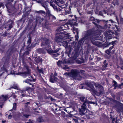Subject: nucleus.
<instances>
[{
	"label": "nucleus",
	"instance_id": "f257e3e1",
	"mask_svg": "<svg viewBox=\"0 0 123 123\" xmlns=\"http://www.w3.org/2000/svg\"><path fill=\"white\" fill-rule=\"evenodd\" d=\"M88 85L90 88L88 89L93 95L95 94L98 96H99L103 91V87L97 83L88 82Z\"/></svg>",
	"mask_w": 123,
	"mask_h": 123
},
{
	"label": "nucleus",
	"instance_id": "f03ea898",
	"mask_svg": "<svg viewBox=\"0 0 123 123\" xmlns=\"http://www.w3.org/2000/svg\"><path fill=\"white\" fill-rule=\"evenodd\" d=\"M68 35L67 34H56L55 35V42L60 45H62L64 46L67 47L68 42L71 40L70 39H67Z\"/></svg>",
	"mask_w": 123,
	"mask_h": 123
},
{
	"label": "nucleus",
	"instance_id": "7ed1b4c3",
	"mask_svg": "<svg viewBox=\"0 0 123 123\" xmlns=\"http://www.w3.org/2000/svg\"><path fill=\"white\" fill-rule=\"evenodd\" d=\"M100 33L96 31H92L91 30L85 31L83 34L84 37L81 39V41L83 40L84 41L86 40L88 41H91L92 42L93 41L98 39L95 36L99 35Z\"/></svg>",
	"mask_w": 123,
	"mask_h": 123
},
{
	"label": "nucleus",
	"instance_id": "20e7f679",
	"mask_svg": "<svg viewBox=\"0 0 123 123\" xmlns=\"http://www.w3.org/2000/svg\"><path fill=\"white\" fill-rule=\"evenodd\" d=\"M64 74L66 76H69L75 80H80L81 79V77L80 75V74L78 70L76 69H72L70 73H65Z\"/></svg>",
	"mask_w": 123,
	"mask_h": 123
},
{
	"label": "nucleus",
	"instance_id": "39448f33",
	"mask_svg": "<svg viewBox=\"0 0 123 123\" xmlns=\"http://www.w3.org/2000/svg\"><path fill=\"white\" fill-rule=\"evenodd\" d=\"M88 103L87 101H86L83 103V105L81 106V108L79 110L80 113L81 115H84L86 112V104Z\"/></svg>",
	"mask_w": 123,
	"mask_h": 123
},
{
	"label": "nucleus",
	"instance_id": "423d86ee",
	"mask_svg": "<svg viewBox=\"0 0 123 123\" xmlns=\"http://www.w3.org/2000/svg\"><path fill=\"white\" fill-rule=\"evenodd\" d=\"M8 95H3L1 97H0V107L2 108V106L4 105V102L8 98Z\"/></svg>",
	"mask_w": 123,
	"mask_h": 123
},
{
	"label": "nucleus",
	"instance_id": "0eeeda50",
	"mask_svg": "<svg viewBox=\"0 0 123 123\" xmlns=\"http://www.w3.org/2000/svg\"><path fill=\"white\" fill-rule=\"evenodd\" d=\"M41 4L42 6L43 7L46 9V11L49 17V18L51 17L53 18H54L55 17L53 15H52L50 13V11L49 10L47 6L48 4L46 3V2H44Z\"/></svg>",
	"mask_w": 123,
	"mask_h": 123
},
{
	"label": "nucleus",
	"instance_id": "6e6552de",
	"mask_svg": "<svg viewBox=\"0 0 123 123\" xmlns=\"http://www.w3.org/2000/svg\"><path fill=\"white\" fill-rule=\"evenodd\" d=\"M41 46L44 45L46 46V48L50 49V42L49 40L45 38L42 40Z\"/></svg>",
	"mask_w": 123,
	"mask_h": 123
},
{
	"label": "nucleus",
	"instance_id": "1a4fd4ad",
	"mask_svg": "<svg viewBox=\"0 0 123 123\" xmlns=\"http://www.w3.org/2000/svg\"><path fill=\"white\" fill-rule=\"evenodd\" d=\"M113 34L112 31H111V30H109L105 31V35L106 38L108 39H111L112 38L111 37L112 35Z\"/></svg>",
	"mask_w": 123,
	"mask_h": 123
},
{
	"label": "nucleus",
	"instance_id": "9d476101",
	"mask_svg": "<svg viewBox=\"0 0 123 123\" xmlns=\"http://www.w3.org/2000/svg\"><path fill=\"white\" fill-rule=\"evenodd\" d=\"M13 0H6V8L8 9H10L12 7V3L11 2L13 1Z\"/></svg>",
	"mask_w": 123,
	"mask_h": 123
},
{
	"label": "nucleus",
	"instance_id": "9b49d317",
	"mask_svg": "<svg viewBox=\"0 0 123 123\" xmlns=\"http://www.w3.org/2000/svg\"><path fill=\"white\" fill-rule=\"evenodd\" d=\"M103 21L105 22L106 23V24L105 25V28H110V27L111 26V25L110 24H108L109 23L108 22L111 21V23H114L113 21L111 20H103Z\"/></svg>",
	"mask_w": 123,
	"mask_h": 123
},
{
	"label": "nucleus",
	"instance_id": "f8f14e48",
	"mask_svg": "<svg viewBox=\"0 0 123 123\" xmlns=\"http://www.w3.org/2000/svg\"><path fill=\"white\" fill-rule=\"evenodd\" d=\"M73 108L72 107L67 108L66 109H64V111L67 112V113L71 114V113L73 112L74 111Z\"/></svg>",
	"mask_w": 123,
	"mask_h": 123
},
{
	"label": "nucleus",
	"instance_id": "ddd939ff",
	"mask_svg": "<svg viewBox=\"0 0 123 123\" xmlns=\"http://www.w3.org/2000/svg\"><path fill=\"white\" fill-rule=\"evenodd\" d=\"M57 78L54 76H51L50 78V81L52 83L54 82L57 80Z\"/></svg>",
	"mask_w": 123,
	"mask_h": 123
},
{
	"label": "nucleus",
	"instance_id": "4468645a",
	"mask_svg": "<svg viewBox=\"0 0 123 123\" xmlns=\"http://www.w3.org/2000/svg\"><path fill=\"white\" fill-rule=\"evenodd\" d=\"M21 74L22 76L25 77L26 76L29 75L30 74V72L29 71H28L26 72L22 73Z\"/></svg>",
	"mask_w": 123,
	"mask_h": 123
},
{
	"label": "nucleus",
	"instance_id": "2eb2a0df",
	"mask_svg": "<svg viewBox=\"0 0 123 123\" xmlns=\"http://www.w3.org/2000/svg\"><path fill=\"white\" fill-rule=\"evenodd\" d=\"M96 22L97 23H98L99 22V21L98 20V22H97L96 20L95 21L94 20H93V21L92 22L96 26V27H97L98 28H101L102 27H101L99 25H98L96 23Z\"/></svg>",
	"mask_w": 123,
	"mask_h": 123
},
{
	"label": "nucleus",
	"instance_id": "dca6fc26",
	"mask_svg": "<svg viewBox=\"0 0 123 123\" xmlns=\"http://www.w3.org/2000/svg\"><path fill=\"white\" fill-rule=\"evenodd\" d=\"M113 86H114V89H116L118 86V85L117 84V82L113 80Z\"/></svg>",
	"mask_w": 123,
	"mask_h": 123
},
{
	"label": "nucleus",
	"instance_id": "f3484780",
	"mask_svg": "<svg viewBox=\"0 0 123 123\" xmlns=\"http://www.w3.org/2000/svg\"><path fill=\"white\" fill-rule=\"evenodd\" d=\"M70 25L71 26H76L77 25V24L75 22V20L73 22H70Z\"/></svg>",
	"mask_w": 123,
	"mask_h": 123
},
{
	"label": "nucleus",
	"instance_id": "a211bd4d",
	"mask_svg": "<svg viewBox=\"0 0 123 123\" xmlns=\"http://www.w3.org/2000/svg\"><path fill=\"white\" fill-rule=\"evenodd\" d=\"M80 100L81 101L84 102V103L86 101H87L88 102L87 104L88 103V101L86 100V99H85V98L84 97H81L80 98Z\"/></svg>",
	"mask_w": 123,
	"mask_h": 123
},
{
	"label": "nucleus",
	"instance_id": "6ab92c4d",
	"mask_svg": "<svg viewBox=\"0 0 123 123\" xmlns=\"http://www.w3.org/2000/svg\"><path fill=\"white\" fill-rule=\"evenodd\" d=\"M37 70L39 72V73H43V70L42 68L39 69L38 67H37Z\"/></svg>",
	"mask_w": 123,
	"mask_h": 123
},
{
	"label": "nucleus",
	"instance_id": "aec40b11",
	"mask_svg": "<svg viewBox=\"0 0 123 123\" xmlns=\"http://www.w3.org/2000/svg\"><path fill=\"white\" fill-rule=\"evenodd\" d=\"M63 63L62 61H59L57 63V64L58 66H60Z\"/></svg>",
	"mask_w": 123,
	"mask_h": 123
},
{
	"label": "nucleus",
	"instance_id": "412c9836",
	"mask_svg": "<svg viewBox=\"0 0 123 123\" xmlns=\"http://www.w3.org/2000/svg\"><path fill=\"white\" fill-rule=\"evenodd\" d=\"M32 80L29 79H27L25 81H24V82H25L26 83H29Z\"/></svg>",
	"mask_w": 123,
	"mask_h": 123
},
{
	"label": "nucleus",
	"instance_id": "4be33fe9",
	"mask_svg": "<svg viewBox=\"0 0 123 123\" xmlns=\"http://www.w3.org/2000/svg\"><path fill=\"white\" fill-rule=\"evenodd\" d=\"M13 88H14L15 89H17V90L18 89V86L17 85H14L13 86H12V87Z\"/></svg>",
	"mask_w": 123,
	"mask_h": 123
},
{
	"label": "nucleus",
	"instance_id": "5701e85b",
	"mask_svg": "<svg viewBox=\"0 0 123 123\" xmlns=\"http://www.w3.org/2000/svg\"><path fill=\"white\" fill-rule=\"evenodd\" d=\"M38 120L40 122H42L44 121V120L42 117H39L38 119Z\"/></svg>",
	"mask_w": 123,
	"mask_h": 123
},
{
	"label": "nucleus",
	"instance_id": "b1692460",
	"mask_svg": "<svg viewBox=\"0 0 123 123\" xmlns=\"http://www.w3.org/2000/svg\"><path fill=\"white\" fill-rule=\"evenodd\" d=\"M90 20L91 21H93L94 20L95 21H96L97 22H98V20L96 19H95L94 18L92 17H91L90 18Z\"/></svg>",
	"mask_w": 123,
	"mask_h": 123
},
{
	"label": "nucleus",
	"instance_id": "393cba45",
	"mask_svg": "<svg viewBox=\"0 0 123 123\" xmlns=\"http://www.w3.org/2000/svg\"><path fill=\"white\" fill-rule=\"evenodd\" d=\"M16 107V103H14L13 104V109L15 110Z\"/></svg>",
	"mask_w": 123,
	"mask_h": 123
},
{
	"label": "nucleus",
	"instance_id": "a878e982",
	"mask_svg": "<svg viewBox=\"0 0 123 123\" xmlns=\"http://www.w3.org/2000/svg\"><path fill=\"white\" fill-rule=\"evenodd\" d=\"M46 50H47L48 53L51 54L53 53V51H52L51 50H49L47 49H46Z\"/></svg>",
	"mask_w": 123,
	"mask_h": 123
},
{
	"label": "nucleus",
	"instance_id": "bb28decb",
	"mask_svg": "<svg viewBox=\"0 0 123 123\" xmlns=\"http://www.w3.org/2000/svg\"><path fill=\"white\" fill-rule=\"evenodd\" d=\"M92 43L94 44L97 45H98L99 44V42L98 41H95L94 42H92Z\"/></svg>",
	"mask_w": 123,
	"mask_h": 123
},
{
	"label": "nucleus",
	"instance_id": "cd10ccee",
	"mask_svg": "<svg viewBox=\"0 0 123 123\" xmlns=\"http://www.w3.org/2000/svg\"><path fill=\"white\" fill-rule=\"evenodd\" d=\"M123 85V83L122 82L121 84H120L118 86V88L121 89V86Z\"/></svg>",
	"mask_w": 123,
	"mask_h": 123
},
{
	"label": "nucleus",
	"instance_id": "c85d7f7f",
	"mask_svg": "<svg viewBox=\"0 0 123 123\" xmlns=\"http://www.w3.org/2000/svg\"><path fill=\"white\" fill-rule=\"evenodd\" d=\"M69 68L68 67L67 65H65V67L63 68V69L65 70L69 69Z\"/></svg>",
	"mask_w": 123,
	"mask_h": 123
},
{
	"label": "nucleus",
	"instance_id": "c756f323",
	"mask_svg": "<svg viewBox=\"0 0 123 123\" xmlns=\"http://www.w3.org/2000/svg\"><path fill=\"white\" fill-rule=\"evenodd\" d=\"M43 1H44V0H39L37 2L38 3H41L42 4L43 2Z\"/></svg>",
	"mask_w": 123,
	"mask_h": 123
},
{
	"label": "nucleus",
	"instance_id": "7c9ffc66",
	"mask_svg": "<svg viewBox=\"0 0 123 123\" xmlns=\"http://www.w3.org/2000/svg\"><path fill=\"white\" fill-rule=\"evenodd\" d=\"M1 70L3 71V72H4L6 71V68L4 67L1 68Z\"/></svg>",
	"mask_w": 123,
	"mask_h": 123
},
{
	"label": "nucleus",
	"instance_id": "2f4dec72",
	"mask_svg": "<svg viewBox=\"0 0 123 123\" xmlns=\"http://www.w3.org/2000/svg\"><path fill=\"white\" fill-rule=\"evenodd\" d=\"M59 48H57L55 50H54L53 51V53H56L57 52L59 51Z\"/></svg>",
	"mask_w": 123,
	"mask_h": 123
},
{
	"label": "nucleus",
	"instance_id": "473e14b6",
	"mask_svg": "<svg viewBox=\"0 0 123 123\" xmlns=\"http://www.w3.org/2000/svg\"><path fill=\"white\" fill-rule=\"evenodd\" d=\"M37 12L38 13H45V12L44 11H42V10H40V11H38Z\"/></svg>",
	"mask_w": 123,
	"mask_h": 123
},
{
	"label": "nucleus",
	"instance_id": "72a5a7b5",
	"mask_svg": "<svg viewBox=\"0 0 123 123\" xmlns=\"http://www.w3.org/2000/svg\"><path fill=\"white\" fill-rule=\"evenodd\" d=\"M110 51L109 49H108L105 52L106 53L109 54L110 52Z\"/></svg>",
	"mask_w": 123,
	"mask_h": 123
},
{
	"label": "nucleus",
	"instance_id": "f704fd0d",
	"mask_svg": "<svg viewBox=\"0 0 123 123\" xmlns=\"http://www.w3.org/2000/svg\"><path fill=\"white\" fill-rule=\"evenodd\" d=\"M88 103L93 104H96V105H97V103L96 102L94 103V102H88Z\"/></svg>",
	"mask_w": 123,
	"mask_h": 123
},
{
	"label": "nucleus",
	"instance_id": "c9c22d12",
	"mask_svg": "<svg viewBox=\"0 0 123 123\" xmlns=\"http://www.w3.org/2000/svg\"><path fill=\"white\" fill-rule=\"evenodd\" d=\"M75 30L76 31L77 35H78L79 34V31L77 29H76Z\"/></svg>",
	"mask_w": 123,
	"mask_h": 123
},
{
	"label": "nucleus",
	"instance_id": "e433bc0d",
	"mask_svg": "<svg viewBox=\"0 0 123 123\" xmlns=\"http://www.w3.org/2000/svg\"><path fill=\"white\" fill-rule=\"evenodd\" d=\"M115 77L117 79L119 80V77L117 75H115Z\"/></svg>",
	"mask_w": 123,
	"mask_h": 123
},
{
	"label": "nucleus",
	"instance_id": "4c0bfd02",
	"mask_svg": "<svg viewBox=\"0 0 123 123\" xmlns=\"http://www.w3.org/2000/svg\"><path fill=\"white\" fill-rule=\"evenodd\" d=\"M12 96H13L14 98H16V96L14 95V94L12 93Z\"/></svg>",
	"mask_w": 123,
	"mask_h": 123
},
{
	"label": "nucleus",
	"instance_id": "58836bf2",
	"mask_svg": "<svg viewBox=\"0 0 123 123\" xmlns=\"http://www.w3.org/2000/svg\"><path fill=\"white\" fill-rule=\"evenodd\" d=\"M39 51L41 52L44 53V52L42 51V49H39Z\"/></svg>",
	"mask_w": 123,
	"mask_h": 123
},
{
	"label": "nucleus",
	"instance_id": "ea45409f",
	"mask_svg": "<svg viewBox=\"0 0 123 123\" xmlns=\"http://www.w3.org/2000/svg\"><path fill=\"white\" fill-rule=\"evenodd\" d=\"M9 115L8 117V118L10 119L11 118L12 116H11V115H10V113H9Z\"/></svg>",
	"mask_w": 123,
	"mask_h": 123
},
{
	"label": "nucleus",
	"instance_id": "a19ab883",
	"mask_svg": "<svg viewBox=\"0 0 123 123\" xmlns=\"http://www.w3.org/2000/svg\"><path fill=\"white\" fill-rule=\"evenodd\" d=\"M50 5L52 7L55 6V5L53 4L52 2L50 3Z\"/></svg>",
	"mask_w": 123,
	"mask_h": 123
},
{
	"label": "nucleus",
	"instance_id": "79ce46f5",
	"mask_svg": "<svg viewBox=\"0 0 123 123\" xmlns=\"http://www.w3.org/2000/svg\"><path fill=\"white\" fill-rule=\"evenodd\" d=\"M114 48V46L113 45L112 46H111V47H110L109 48V50H110V51H111L112 49L113 48Z\"/></svg>",
	"mask_w": 123,
	"mask_h": 123
},
{
	"label": "nucleus",
	"instance_id": "37998d69",
	"mask_svg": "<svg viewBox=\"0 0 123 123\" xmlns=\"http://www.w3.org/2000/svg\"><path fill=\"white\" fill-rule=\"evenodd\" d=\"M107 64H104L103 65V67L104 68H106L107 67Z\"/></svg>",
	"mask_w": 123,
	"mask_h": 123
},
{
	"label": "nucleus",
	"instance_id": "c03bdc74",
	"mask_svg": "<svg viewBox=\"0 0 123 123\" xmlns=\"http://www.w3.org/2000/svg\"><path fill=\"white\" fill-rule=\"evenodd\" d=\"M3 6V4L2 2H0V7H2Z\"/></svg>",
	"mask_w": 123,
	"mask_h": 123
},
{
	"label": "nucleus",
	"instance_id": "a18cd8bd",
	"mask_svg": "<svg viewBox=\"0 0 123 123\" xmlns=\"http://www.w3.org/2000/svg\"><path fill=\"white\" fill-rule=\"evenodd\" d=\"M24 116H25V117L26 118H28L29 116V115H24Z\"/></svg>",
	"mask_w": 123,
	"mask_h": 123
},
{
	"label": "nucleus",
	"instance_id": "49530a36",
	"mask_svg": "<svg viewBox=\"0 0 123 123\" xmlns=\"http://www.w3.org/2000/svg\"><path fill=\"white\" fill-rule=\"evenodd\" d=\"M121 22L122 23H123V18H121L120 19Z\"/></svg>",
	"mask_w": 123,
	"mask_h": 123
},
{
	"label": "nucleus",
	"instance_id": "de8ad7c7",
	"mask_svg": "<svg viewBox=\"0 0 123 123\" xmlns=\"http://www.w3.org/2000/svg\"><path fill=\"white\" fill-rule=\"evenodd\" d=\"M73 119L74 120V121H75V122L76 123H77V122H78V120L76 119H75L74 118H73Z\"/></svg>",
	"mask_w": 123,
	"mask_h": 123
},
{
	"label": "nucleus",
	"instance_id": "09e8293b",
	"mask_svg": "<svg viewBox=\"0 0 123 123\" xmlns=\"http://www.w3.org/2000/svg\"><path fill=\"white\" fill-rule=\"evenodd\" d=\"M31 42V40L30 39H29L28 41V43L29 44H30Z\"/></svg>",
	"mask_w": 123,
	"mask_h": 123
},
{
	"label": "nucleus",
	"instance_id": "8fccbe9b",
	"mask_svg": "<svg viewBox=\"0 0 123 123\" xmlns=\"http://www.w3.org/2000/svg\"><path fill=\"white\" fill-rule=\"evenodd\" d=\"M115 27H116V28L117 29V30H118L119 29V28H118L119 27L118 26H117L116 25H115Z\"/></svg>",
	"mask_w": 123,
	"mask_h": 123
},
{
	"label": "nucleus",
	"instance_id": "3c124183",
	"mask_svg": "<svg viewBox=\"0 0 123 123\" xmlns=\"http://www.w3.org/2000/svg\"><path fill=\"white\" fill-rule=\"evenodd\" d=\"M49 2H50V3L52 2H53L54 1V0H48Z\"/></svg>",
	"mask_w": 123,
	"mask_h": 123
},
{
	"label": "nucleus",
	"instance_id": "603ef678",
	"mask_svg": "<svg viewBox=\"0 0 123 123\" xmlns=\"http://www.w3.org/2000/svg\"><path fill=\"white\" fill-rule=\"evenodd\" d=\"M112 45H113L115 43V41H113L111 42Z\"/></svg>",
	"mask_w": 123,
	"mask_h": 123
},
{
	"label": "nucleus",
	"instance_id": "864d4df0",
	"mask_svg": "<svg viewBox=\"0 0 123 123\" xmlns=\"http://www.w3.org/2000/svg\"><path fill=\"white\" fill-rule=\"evenodd\" d=\"M9 112H6L5 114V116H6L8 115V114H9Z\"/></svg>",
	"mask_w": 123,
	"mask_h": 123
},
{
	"label": "nucleus",
	"instance_id": "5fc2aeb1",
	"mask_svg": "<svg viewBox=\"0 0 123 123\" xmlns=\"http://www.w3.org/2000/svg\"><path fill=\"white\" fill-rule=\"evenodd\" d=\"M88 13L89 14H92V11H89L88 12Z\"/></svg>",
	"mask_w": 123,
	"mask_h": 123
},
{
	"label": "nucleus",
	"instance_id": "6e6d98bb",
	"mask_svg": "<svg viewBox=\"0 0 123 123\" xmlns=\"http://www.w3.org/2000/svg\"><path fill=\"white\" fill-rule=\"evenodd\" d=\"M106 60H105L104 62V64H107V63H106Z\"/></svg>",
	"mask_w": 123,
	"mask_h": 123
},
{
	"label": "nucleus",
	"instance_id": "4d7b16f0",
	"mask_svg": "<svg viewBox=\"0 0 123 123\" xmlns=\"http://www.w3.org/2000/svg\"><path fill=\"white\" fill-rule=\"evenodd\" d=\"M99 13L100 15H103V14L101 12H99Z\"/></svg>",
	"mask_w": 123,
	"mask_h": 123
},
{
	"label": "nucleus",
	"instance_id": "13d9d810",
	"mask_svg": "<svg viewBox=\"0 0 123 123\" xmlns=\"http://www.w3.org/2000/svg\"><path fill=\"white\" fill-rule=\"evenodd\" d=\"M2 123H5L6 122V121H5H5L2 120Z\"/></svg>",
	"mask_w": 123,
	"mask_h": 123
},
{
	"label": "nucleus",
	"instance_id": "bf43d9fd",
	"mask_svg": "<svg viewBox=\"0 0 123 123\" xmlns=\"http://www.w3.org/2000/svg\"><path fill=\"white\" fill-rule=\"evenodd\" d=\"M83 72H84V71L83 70H80V72L81 73L82 72L83 73Z\"/></svg>",
	"mask_w": 123,
	"mask_h": 123
},
{
	"label": "nucleus",
	"instance_id": "052dcab7",
	"mask_svg": "<svg viewBox=\"0 0 123 123\" xmlns=\"http://www.w3.org/2000/svg\"><path fill=\"white\" fill-rule=\"evenodd\" d=\"M54 8V9H55L56 8V6L55 5V6H54V7H53Z\"/></svg>",
	"mask_w": 123,
	"mask_h": 123
},
{
	"label": "nucleus",
	"instance_id": "680f3d73",
	"mask_svg": "<svg viewBox=\"0 0 123 123\" xmlns=\"http://www.w3.org/2000/svg\"><path fill=\"white\" fill-rule=\"evenodd\" d=\"M121 68L122 69V70H123V66H122V67H121Z\"/></svg>",
	"mask_w": 123,
	"mask_h": 123
},
{
	"label": "nucleus",
	"instance_id": "e2e57ef3",
	"mask_svg": "<svg viewBox=\"0 0 123 123\" xmlns=\"http://www.w3.org/2000/svg\"><path fill=\"white\" fill-rule=\"evenodd\" d=\"M22 97H24V94H22Z\"/></svg>",
	"mask_w": 123,
	"mask_h": 123
},
{
	"label": "nucleus",
	"instance_id": "0e129e2a",
	"mask_svg": "<svg viewBox=\"0 0 123 123\" xmlns=\"http://www.w3.org/2000/svg\"><path fill=\"white\" fill-rule=\"evenodd\" d=\"M51 100L53 101V99L52 98H51Z\"/></svg>",
	"mask_w": 123,
	"mask_h": 123
},
{
	"label": "nucleus",
	"instance_id": "69168bd1",
	"mask_svg": "<svg viewBox=\"0 0 123 123\" xmlns=\"http://www.w3.org/2000/svg\"><path fill=\"white\" fill-rule=\"evenodd\" d=\"M116 20H117V22L118 23V19H117V17H116Z\"/></svg>",
	"mask_w": 123,
	"mask_h": 123
},
{
	"label": "nucleus",
	"instance_id": "338daca9",
	"mask_svg": "<svg viewBox=\"0 0 123 123\" xmlns=\"http://www.w3.org/2000/svg\"><path fill=\"white\" fill-rule=\"evenodd\" d=\"M12 27L11 26V25H10L9 26V27L10 28H12Z\"/></svg>",
	"mask_w": 123,
	"mask_h": 123
},
{
	"label": "nucleus",
	"instance_id": "774afa93",
	"mask_svg": "<svg viewBox=\"0 0 123 123\" xmlns=\"http://www.w3.org/2000/svg\"><path fill=\"white\" fill-rule=\"evenodd\" d=\"M115 120V119H114V118L112 120L113 121L114 120Z\"/></svg>",
	"mask_w": 123,
	"mask_h": 123
}]
</instances>
